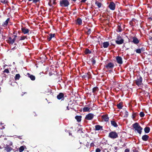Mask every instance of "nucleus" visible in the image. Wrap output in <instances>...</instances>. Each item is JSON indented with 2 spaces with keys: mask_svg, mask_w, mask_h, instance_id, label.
I'll return each instance as SVG.
<instances>
[{
  "mask_svg": "<svg viewBox=\"0 0 152 152\" xmlns=\"http://www.w3.org/2000/svg\"><path fill=\"white\" fill-rule=\"evenodd\" d=\"M60 6L63 7H68L70 3L68 0H61L59 2Z\"/></svg>",
  "mask_w": 152,
  "mask_h": 152,
  "instance_id": "1",
  "label": "nucleus"
},
{
  "mask_svg": "<svg viewBox=\"0 0 152 152\" xmlns=\"http://www.w3.org/2000/svg\"><path fill=\"white\" fill-rule=\"evenodd\" d=\"M124 39L120 35L118 34L115 41V43L118 45L123 44L124 43Z\"/></svg>",
  "mask_w": 152,
  "mask_h": 152,
  "instance_id": "2",
  "label": "nucleus"
},
{
  "mask_svg": "<svg viewBox=\"0 0 152 152\" xmlns=\"http://www.w3.org/2000/svg\"><path fill=\"white\" fill-rule=\"evenodd\" d=\"M132 126L135 131H137L139 133L141 134L142 132V128L139 125V124H133Z\"/></svg>",
  "mask_w": 152,
  "mask_h": 152,
  "instance_id": "3",
  "label": "nucleus"
},
{
  "mask_svg": "<svg viewBox=\"0 0 152 152\" xmlns=\"http://www.w3.org/2000/svg\"><path fill=\"white\" fill-rule=\"evenodd\" d=\"M142 77L140 76H138L137 80H135V83L138 86H140L142 84Z\"/></svg>",
  "mask_w": 152,
  "mask_h": 152,
  "instance_id": "4",
  "label": "nucleus"
},
{
  "mask_svg": "<svg viewBox=\"0 0 152 152\" xmlns=\"http://www.w3.org/2000/svg\"><path fill=\"white\" fill-rule=\"evenodd\" d=\"M108 137L111 139H114L118 138V136L117 133L116 132L112 131L109 133Z\"/></svg>",
  "mask_w": 152,
  "mask_h": 152,
  "instance_id": "5",
  "label": "nucleus"
},
{
  "mask_svg": "<svg viewBox=\"0 0 152 152\" xmlns=\"http://www.w3.org/2000/svg\"><path fill=\"white\" fill-rule=\"evenodd\" d=\"M114 66V64L113 63L110 62L104 66V68H105L107 70H112Z\"/></svg>",
  "mask_w": 152,
  "mask_h": 152,
  "instance_id": "6",
  "label": "nucleus"
},
{
  "mask_svg": "<svg viewBox=\"0 0 152 152\" xmlns=\"http://www.w3.org/2000/svg\"><path fill=\"white\" fill-rule=\"evenodd\" d=\"M14 38L13 39H12L10 37L8 38V39L7 40V42L10 45H12L15 42L16 40V39L17 37V36L16 35H14L13 36Z\"/></svg>",
  "mask_w": 152,
  "mask_h": 152,
  "instance_id": "7",
  "label": "nucleus"
},
{
  "mask_svg": "<svg viewBox=\"0 0 152 152\" xmlns=\"http://www.w3.org/2000/svg\"><path fill=\"white\" fill-rule=\"evenodd\" d=\"M101 119L103 122H107L109 121V118L107 114L103 115L101 116Z\"/></svg>",
  "mask_w": 152,
  "mask_h": 152,
  "instance_id": "8",
  "label": "nucleus"
},
{
  "mask_svg": "<svg viewBox=\"0 0 152 152\" xmlns=\"http://www.w3.org/2000/svg\"><path fill=\"white\" fill-rule=\"evenodd\" d=\"M94 116V114L89 113L86 115L85 119L88 120H91L93 118Z\"/></svg>",
  "mask_w": 152,
  "mask_h": 152,
  "instance_id": "9",
  "label": "nucleus"
},
{
  "mask_svg": "<svg viewBox=\"0 0 152 152\" xmlns=\"http://www.w3.org/2000/svg\"><path fill=\"white\" fill-rule=\"evenodd\" d=\"M56 0H49L48 4L51 7V8L54 7V6H53V5H55L56 4Z\"/></svg>",
  "mask_w": 152,
  "mask_h": 152,
  "instance_id": "10",
  "label": "nucleus"
},
{
  "mask_svg": "<svg viewBox=\"0 0 152 152\" xmlns=\"http://www.w3.org/2000/svg\"><path fill=\"white\" fill-rule=\"evenodd\" d=\"M21 30L22 33L24 34H29V30L26 27H22L21 28Z\"/></svg>",
  "mask_w": 152,
  "mask_h": 152,
  "instance_id": "11",
  "label": "nucleus"
},
{
  "mask_svg": "<svg viewBox=\"0 0 152 152\" xmlns=\"http://www.w3.org/2000/svg\"><path fill=\"white\" fill-rule=\"evenodd\" d=\"M115 59L117 63L120 64H123V62L122 58L119 56H117L116 57Z\"/></svg>",
  "mask_w": 152,
  "mask_h": 152,
  "instance_id": "12",
  "label": "nucleus"
},
{
  "mask_svg": "<svg viewBox=\"0 0 152 152\" xmlns=\"http://www.w3.org/2000/svg\"><path fill=\"white\" fill-rule=\"evenodd\" d=\"M138 113L137 112L134 113L133 112L132 115V118L134 121H136L138 117Z\"/></svg>",
  "mask_w": 152,
  "mask_h": 152,
  "instance_id": "13",
  "label": "nucleus"
},
{
  "mask_svg": "<svg viewBox=\"0 0 152 152\" xmlns=\"http://www.w3.org/2000/svg\"><path fill=\"white\" fill-rule=\"evenodd\" d=\"M57 98L58 100H64V94L62 93H59L57 96Z\"/></svg>",
  "mask_w": 152,
  "mask_h": 152,
  "instance_id": "14",
  "label": "nucleus"
},
{
  "mask_svg": "<svg viewBox=\"0 0 152 152\" xmlns=\"http://www.w3.org/2000/svg\"><path fill=\"white\" fill-rule=\"evenodd\" d=\"M132 42H133L134 44L137 45L139 42V40L136 37H132Z\"/></svg>",
  "mask_w": 152,
  "mask_h": 152,
  "instance_id": "15",
  "label": "nucleus"
},
{
  "mask_svg": "<svg viewBox=\"0 0 152 152\" xmlns=\"http://www.w3.org/2000/svg\"><path fill=\"white\" fill-rule=\"evenodd\" d=\"M115 5L113 2H110L109 5V8L112 10H114L115 9Z\"/></svg>",
  "mask_w": 152,
  "mask_h": 152,
  "instance_id": "16",
  "label": "nucleus"
},
{
  "mask_svg": "<svg viewBox=\"0 0 152 152\" xmlns=\"http://www.w3.org/2000/svg\"><path fill=\"white\" fill-rule=\"evenodd\" d=\"M12 149V148L9 145H7L4 147V150L7 152H10Z\"/></svg>",
  "mask_w": 152,
  "mask_h": 152,
  "instance_id": "17",
  "label": "nucleus"
},
{
  "mask_svg": "<svg viewBox=\"0 0 152 152\" xmlns=\"http://www.w3.org/2000/svg\"><path fill=\"white\" fill-rule=\"evenodd\" d=\"M28 77H29L32 80H34L35 79V76L33 75H31L29 73H27Z\"/></svg>",
  "mask_w": 152,
  "mask_h": 152,
  "instance_id": "18",
  "label": "nucleus"
},
{
  "mask_svg": "<svg viewBox=\"0 0 152 152\" xmlns=\"http://www.w3.org/2000/svg\"><path fill=\"white\" fill-rule=\"evenodd\" d=\"M10 20V18H8L3 23L2 26H3L4 27H6L8 24Z\"/></svg>",
  "mask_w": 152,
  "mask_h": 152,
  "instance_id": "19",
  "label": "nucleus"
},
{
  "mask_svg": "<svg viewBox=\"0 0 152 152\" xmlns=\"http://www.w3.org/2000/svg\"><path fill=\"white\" fill-rule=\"evenodd\" d=\"M110 44L108 42H104L103 43V47L104 48H107L109 45Z\"/></svg>",
  "mask_w": 152,
  "mask_h": 152,
  "instance_id": "20",
  "label": "nucleus"
},
{
  "mask_svg": "<svg viewBox=\"0 0 152 152\" xmlns=\"http://www.w3.org/2000/svg\"><path fill=\"white\" fill-rule=\"evenodd\" d=\"M149 137L147 135H143L142 137V139L144 141H147L148 140Z\"/></svg>",
  "mask_w": 152,
  "mask_h": 152,
  "instance_id": "21",
  "label": "nucleus"
},
{
  "mask_svg": "<svg viewBox=\"0 0 152 152\" xmlns=\"http://www.w3.org/2000/svg\"><path fill=\"white\" fill-rule=\"evenodd\" d=\"M50 37L48 38V41H50L52 38L54 37H55V34H49Z\"/></svg>",
  "mask_w": 152,
  "mask_h": 152,
  "instance_id": "22",
  "label": "nucleus"
},
{
  "mask_svg": "<svg viewBox=\"0 0 152 152\" xmlns=\"http://www.w3.org/2000/svg\"><path fill=\"white\" fill-rule=\"evenodd\" d=\"M19 39L17 42H18L19 41L23 40H24L25 39H27V36H22L20 37H19Z\"/></svg>",
  "mask_w": 152,
  "mask_h": 152,
  "instance_id": "23",
  "label": "nucleus"
},
{
  "mask_svg": "<svg viewBox=\"0 0 152 152\" xmlns=\"http://www.w3.org/2000/svg\"><path fill=\"white\" fill-rule=\"evenodd\" d=\"M77 24L79 25H81L82 24V20L80 18H78L76 20Z\"/></svg>",
  "mask_w": 152,
  "mask_h": 152,
  "instance_id": "24",
  "label": "nucleus"
},
{
  "mask_svg": "<svg viewBox=\"0 0 152 152\" xmlns=\"http://www.w3.org/2000/svg\"><path fill=\"white\" fill-rule=\"evenodd\" d=\"M117 106L118 109H121L123 107V103L121 102H119L118 104H117Z\"/></svg>",
  "mask_w": 152,
  "mask_h": 152,
  "instance_id": "25",
  "label": "nucleus"
},
{
  "mask_svg": "<svg viewBox=\"0 0 152 152\" xmlns=\"http://www.w3.org/2000/svg\"><path fill=\"white\" fill-rule=\"evenodd\" d=\"M95 129L96 130H102V126L99 125H96L95 126Z\"/></svg>",
  "mask_w": 152,
  "mask_h": 152,
  "instance_id": "26",
  "label": "nucleus"
},
{
  "mask_svg": "<svg viewBox=\"0 0 152 152\" xmlns=\"http://www.w3.org/2000/svg\"><path fill=\"white\" fill-rule=\"evenodd\" d=\"M82 116L80 115L76 116L75 117V118L77 120V121L78 122H80L81 120Z\"/></svg>",
  "mask_w": 152,
  "mask_h": 152,
  "instance_id": "27",
  "label": "nucleus"
},
{
  "mask_svg": "<svg viewBox=\"0 0 152 152\" xmlns=\"http://www.w3.org/2000/svg\"><path fill=\"white\" fill-rule=\"evenodd\" d=\"M91 51L88 48H86L85 50V54H87L91 53Z\"/></svg>",
  "mask_w": 152,
  "mask_h": 152,
  "instance_id": "28",
  "label": "nucleus"
},
{
  "mask_svg": "<svg viewBox=\"0 0 152 152\" xmlns=\"http://www.w3.org/2000/svg\"><path fill=\"white\" fill-rule=\"evenodd\" d=\"M83 112H90V108L87 107H84L83 108Z\"/></svg>",
  "mask_w": 152,
  "mask_h": 152,
  "instance_id": "29",
  "label": "nucleus"
},
{
  "mask_svg": "<svg viewBox=\"0 0 152 152\" xmlns=\"http://www.w3.org/2000/svg\"><path fill=\"white\" fill-rule=\"evenodd\" d=\"M96 57H95L94 58H93L91 59V62L92 65H94L96 64Z\"/></svg>",
  "mask_w": 152,
  "mask_h": 152,
  "instance_id": "30",
  "label": "nucleus"
},
{
  "mask_svg": "<svg viewBox=\"0 0 152 152\" xmlns=\"http://www.w3.org/2000/svg\"><path fill=\"white\" fill-rule=\"evenodd\" d=\"M150 128L148 127H146L144 129V131L145 133H148L150 131Z\"/></svg>",
  "mask_w": 152,
  "mask_h": 152,
  "instance_id": "31",
  "label": "nucleus"
},
{
  "mask_svg": "<svg viewBox=\"0 0 152 152\" xmlns=\"http://www.w3.org/2000/svg\"><path fill=\"white\" fill-rule=\"evenodd\" d=\"M20 77V76L19 74H17L16 75L15 77V80H19Z\"/></svg>",
  "mask_w": 152,
  "mask_h": 152,
  "instance_id": "32",
  "label": "nucleus"
},
{
  "mask_svg": "<svg viewBox=\"0 0 152 152\" xmlns=\"http://www.w3.org/2000/svg\"><path fill=\"white\" fill-rule=\"evenodd\" d=\"M89 74V73H87L85 74L82 76L83 78L86 79L87 78L88 79V74Z\"/></svg>",
  "mask_w": 152,
  "mask_h": 152,
  "instance_id": "33",
  "label": "nucleus"
},
{
  "mask_svg": "<svg viewBox=\"0 0 152 152\" xmlns=\"http://www.w3.org/2000/svg\"><path fill=\"white\" fill-rule=\"evenodd\" d=\"M86 28L88 30L86 32V34L87 35H89L91 33V29L88 27H86Z\"/></svg>",
  "mask_w": 152,
  "mask_h": 152,
  "instance_id": "34",
  "label": "nucleus"
},
{
  "mask_svg": "<svg viewBox=\"0 0 152 152\" xmlns=\"http://www.w3.org/2000/svg\"><path fill=\"white\" fill-rule=\"evenodd\" d=\"M95 4L99 8H100L102 6V4L101 3L97 1H96L95 3Z\"/></svg>",
  "mask_w": 152,
  "mask_h": 152,
  "instance_id": "35",
  "label": "nucleus"
},
{
  "mask_svg": "<svg viewBox=\"0 0 152 152\" xmlns=\"http://www.w3.org/2000/svg\"><path fill=\"white\" fill-rule=\"evenodd\" d=\"M98 88L97 87H94L92 89V92L94 93L96 91H98Z\"/></svg>",
  "mask_w": 152,
  "mask_h": 152,
  "instance_id": "36",
  "label": "nucleus"
},
{
  "mask_svg": "<svg viewBox=\"0 0 152 152\" xmlns=\"http://www.w3.org/2000/svg\"><path fill=\"white\" fill-rule=\"evenodd\" d=\"M129 115V113L127 110H125L124 115V117L127 118Z\"/></svg>",
  "mask_w": 152,
  "mask_h": 152,
  "instance_id": "37",
  "label": "nucleus"
},
{
  "mask_svg": "<svg viewBox=\"0 0 152 152\" xmlns=\"http://www.w3.org/2000/svg\"><path fill=\"white\" fill-rule=\"evenodd\" d=\"M29 1H32V2L34 3H37L38 2H39L40 0H28Z\"/></svg>",
  "mask_w": 152,
  "mask_h": 152,
  "instance_id": "38",
  "label": "nucleus"
},
{
  "mask_svg": "<svg viewBox=\"0 0 152 152\" xmlns=\"http://www.w3.org/2000/svg\"><path fill=\"white\" fill-rule=\"evenodd\" d=\"M24 149L23 146H21L19 148V151L20 152H22Z\"/></svg>",
  "mask_w": 152,
  "mask_h": 152,
  "instance_id": "39",
  "label": "nucleus"
},
{
  "mask_svg": "<svg viewBox=\"0 0 152 152\" xmlns=\"http://www.w3.org/2000/svg\"><path fill=\"white\" fill-rule=\"evenodd\" d=\"M0 2L5 4H7L8 2V1L7 0H0Z\"/></svg>",
  "mask_w": 152,
  "mask_h": 152,
  "instance_id": "40",
  "label": "nucleus"
},
{
  "mask_svg": "<svg viewBox=\"0 0 152 152\" xmlns=\"http://www.w3.org/2000/svg\"><path fill=\"white\" fill-rule=\"evenodd\" d=\"M139 115L141 117H143L145 116V114L143 112H141L140 113Z\"/></svg>",
  "mask_w": 152,
  "mask_h": 152,
  "instance_id": "41",
  "label": "nucleus"
},
{
  "mask_svg": "<svg viewBox=\"0 0 152 152\" xmlns=\"http://www.w3.org/2000/svg\"><path fill=\"white\" fill-rule=\"evenodd\" d=\"M136 52L137 53H138L140 54L141 53V51L140 48H138L136 50Z\"/></svg>",
  "mask_w": 152,
  "mask_h": 152,
  "instance_id": "42",
  "label": "nucleus"
},
{
  "mask_svg": "<svg viewBox=\"0 0 152 152\" xmlns=\"http://www.w3.org/2000/svg\"><path fill=\"white\" fill-rule=\"evenodd\" d=\"M3 72L8 73L10 72V71L8 69H5L3 71Z\"/></svg>",
  "mask_w": 152,
  "mask_h": 152,
  "instance_id": "43",
  "label": "nucleus"
},
{
  "mask_svg": "<svg viewBox=\"0 0 152 152\" xmlns=\"http://www.w3.org/2000/svg\"><path fill=\"white\" fill-rule=\"evenodd\" d=\"M118 32H121L122 30L121 27L119 26H118Z\"/></svg>",
  "mask_w": 152,
  "mask_h": 152,
  "instance_id": "44",
  "label": "nucleus"
},
{
  "mask_svg": "<svg viewBox=\"0 0 152 152\" xmlns=\"http://www.w3.org/2000/svg\"><path fill=\"white\" fill-rule=\"evenodd\" d=\"M14 45H15V46L12 48L11 49L12 50H14L15 49H16L17 48V45L16 43H14Z\"/></svg>",
  "mask_w": 152,
  "mask_h": 152,
  "instance_id": "45",
  "label": "nucleus"
},
{
  "mask_svg": "<svg viewBox=\"0 0 152 152\" xmlns=\"http://www.w3.org/2000/svg\"><path fill=\"white\" fill-rule=\"evenodd\" d=\"M3 124H0V129H2L4 128V127L2 125Z\"/></svg>",
  "mask_w": 152,
  "mask_h": 152,
  "instance_id": "46",
  "label": "nucleus"
},
{
  "mask_svg": "<svg viewBox=\"0 0 152 152\" xmlns=\"http://www.w3.org/2000/svg\"><path fill=\"white\" fill-rule=\"evenodd\" d=\"M88 73H89V74H88V79L90 78L91 77V75L90 73V72H88Z\"/></svg>",
  "mask_w": 152,
  "mask_h": 152,
  "instance_id": "47",
  "label": "nucleus"
},
{
  "mask_svg": "<svg viewBox=\"0 0 152 152\" xmlns=\"http://www.w3.org/2000/svg\"><path fill=\"white\" fill-rule=\"evenodd\" d=\"M100 151H101V150L99 148H97L96 150V152H100Z\"/></svg>",
  "mask_w": 152,
  "mask_h": 152,
  "instance_id": "48",
  "label": "nucleus"
},
{
  "mask_svg": "<svg viewBox=\"0 0 152 152\" xmlns=\"http://www.w3.org/2000/svg\"><path fill=\"white\" fill-rule=\"evenodd\" d=\"M132 152H139L138 150H137L136 149H133Z\"/></svg>",
  "mask_w": 152,
  "mask_h": 152,
  "instance_id": "49",
  "label": "nucleus"
},
{
  "mask_svg": "<svg viewBox=\"0 0 152 152\" xmlns=\"http://www.w3.org/2000/svg\"><path fill=\"white\" fill-rule=\"evenodd\" d=\"M140 49L141 51H145V48L143 47H142L141 48H140Z\"/></svg>",
  "mask_w": 152,
  "mask_h": 152,
  "instance_id": "50",
  "label": "nucleus"
},
{
  "mask_svg": "<svg viewBox=\"0 0 152 152\" xmlns=\"http://www.w3.org/2000/svg\"><path fill=\"white\" fill-rule=\"evenodd\" d=\"M124 152H129V149H126L125 150Z\"/></svg>",
  "mask_w": 152,
  "mask_h": 152,
  "instance_id": "51",
  "label": "nucleus"
},
{
  "mask_svg": "<svg viewBox=\"0 0 152 152\" xmlns=\"http://www.w3.org/2000/svg\"><path fill=\"white\" fill-rule=\"evenodd\" d=\"M111 124H116L114 121L112 120L111 121Z\"/></svg>",
  "mask_w": 152,
  "mask_h": 152,
  "instance_id": "52",
  "label": "nucleus"
},
{
  "mask_svg": "<svg viewBox=\"0 0 152 152\" xmlns=\"http://www.w3.org/2000/svg\"><path fill=\"white\" fill-rule=\"evenodd\" d=\"M94 144L93 143H91L90 146L91 147H94Z\"/></svg>",
  "mask_w": 152,
  "mask_h": 152,
  "instance_id": "53",
  "label": "nucleus"
},
{
  "mask_svg": "<svg viewBox=\"0 0 152 152\" xmlns=\"http://www.w3.org/2000/svg\"><path fill=\"white\" fill-rule=\"evenodd\" d=\"M77 127L79 129H81V125L80 124H78V126Z\"/></svg>",
  "mask_w": 152,
  "mask_h": 152,
  "instance_id": "54",
  "label": "nucleus"
},
{
  "mask_svg": "<svg viewBox=\"0 0 152 152\" xmlns=\"http://www.w3.org/2000/svg\"><path fill=\"white\" fill-rule=\"evenodd\" d=\"M87 0H82L81 1V3H84L86 2V1Z\"/></svg>",
  "mask_w": 152,
  "mask_h": 152,
  "instance_id": "55",
  "label": "nucleus"
},
{
  "mask_svg": "<svg viewBox=\"0 0 152 152\" xmlns=\"http://www.w3.org/2000/svg\"><path fill=\"white\" fill-rule=\"evenodd\" d=\"M3 29L2 28V26H1L0 24V32L1 31V30Z\"/></svg>",
  "mask_w": 152,
  "mask_h": 152,
  "instance_id": "56",
  "label": "nucleus"
},
{
  "mask_svg": "<svg viewBox=\"0 0 152 152\" xmlns=\"http://www.w3.org/2000/svg\"><path fill=\"white\" fill-rule=\"evenodd\" d=\"M112 124L115 127H117L118 126L117 124Z\"/></svg>",
  "mask_w": 152,
  "mask_h": 152,
  "instance_id": "57",
  "label": "nucleus"
},
{
  "mask_svg": "<svg viewBox=\"0 0 152 152\" xmlns=\"http://www.w3.org/2000/svg\"><path fill=\"white\" fill-rule=\"evenodd\" d=\"M33 115H34V116H37V115L36 114L35 112H33Z\"/></svg>",
  "mask_w": 152,
  "mask_h": 152,
  "instance_id": "58",
  "label": "nucleus"
},
{
  "mask_svg": "<svg viewBox=\"0 0 152 152\" xmlns=\"http://www.w3.org/2000/svg\"><path fill=\"white\" fill-rule=\"evenodd\" d=\"M149 39L151 40H152V37H151L150 36L149 37Z\"/></svg>",
  "mask_w": 152,
  "mask_h": 152,
  "instance_id": "59",
  "label": "nucleus"
},
{
  "mask_svg": "<svg viewBox=\"0 0 152 152\" xmlns=\"http://www.w3.org/2000/svg\"><path fill=\"white\" fill-rule=\"evenodd\" d=\"M148 19L152 21V17H149L148 18Z\"/></svg>",
  "mask_w": 152,
  "mask_h": 152,
  "instance_id": "60",
  "label": "nucleus"
},
{
  "mask_svg": "<svg viewBox=\"0 0 152 152\" xmlns=\"http://www.w3.org/2000/svg\"><path fill=\"white\" fill-rule=\"evenodd\" d=\"M111 45H113V46L114 47L115 46V45L114 44H113L112 43L111 44Z\"/></svg>",
  "mask_w": 152,
  "mask_h": 152,
  "instance_id": "61",
  "label": "nucleus"
},
{
  "mask_svg": "<svg viewBox=\"0 0 152 152\" xmlns=\"http://www.w3.org/2000/svg\"><path fill=\"white\" fill-rule=\"evenodd\" d=\"M67 108V110H69V107H68V106H67V108Z\"/></svg>",
  "mask_w": 152,
  "mask_h": 152,
  "instance_id": "62",
  "label": "nucleus"
},
{
  "mask_svg": "<svg viewBox=\"0 0 152 152\" xmlns=\"http://www.w3.org/2000/svg\"><path fill=\"white\" fill-rule=\"evenodd\" d=\"M71 0L73 1L74 2H75L77 0Z\"/></svg>",
  "mask_w": 152,
  "mask_h": 152,
  "instance_id": "63",
  "label": "nucleus"
},
{
  "mask_svg": "<svg viewBox=\"0 0 152 152\" xmlns=\"http://www.w3.org/2000/svg\"><path fill=\"white\" fill-rule=\"evenodd\" d=\"M10 145H12V142H11L10 143Z\"/></svg>",
  "mask_w": 152,
  "mask_h": 152,
  "instance_id": "64",
  "label": "nucleus"
}]
</instances>
